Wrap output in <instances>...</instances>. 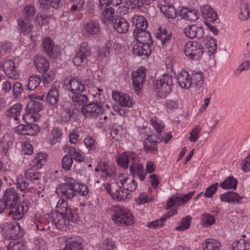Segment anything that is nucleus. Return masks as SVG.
Returning a JSON list of instances; mask_svg holds the SVG:
<instances>
[{"label":"nucleus","instance_id":"31","mask_svg":"<svg viewBox=\"0 0 250 250\" xmlns=\"http://www.w3.org/2000/svg\"><path fill=\"white\" fill-rule=\"evenodd\" d=\"M60 99V95L58 89L56 87L51 88L48 91L46 100L50 104L54 105L58 104Z\"/></svg>","mask_w":250,"mask_h":250},{"label":"nucleus","instance_id":"33","mask_svg":"<svg viewBox=\"0 0 250 250\" xmlns=\"http://www.w3.org/2000/svg\"><path fill=\"white\" fill-rule=\"evenodd\" d=\"M191 86L193 84L197 88L201 87L204 83V78L202 72L193 71L190 75Z\"/></svg>","mask_w":250,"mask_h":250},{"label":"nucleus","instance_id":"58","mask_svg":"<svg viewBox=\"0 0 250 250\" xmlns=\"http://www.w3.org/2000/svg\"><path fill=\"white\" fill-rule=\"evenodd\" d=\"M73 158L70 155L67 154L63 156L62 159V167L65 170H69L73 164Z\"/></svg>","mask_w":250,"mask_h":250},{"label":"nucleus","instance_id":"42","mask_svg":"<svg viewBox=\"0 0 250 250\" xmlns=\"http://www.w3.org/2000/svg\"><path fill=\"white\" fill-rule=\"evenodd\" d=\"M63 250H83V247L79 239H73L65 244Z\"/></svg>","mask_w":250,"mask_h":250},{"label":"nucleus","instance_id":"16","mask_svg":"<svg viewBox=\"0 0 250 250\" xmlns=\"http://www.w3.org/2000/svg\"><path fill=\"white\" fill-rule=\"evenodd\" d=\"M112 97L115 101H118L121 106L131 107H132L133 103L130 97L127 94L113 91Z\"/></svg>","mask_w":250,"mask_h":250},{"label":"nucleus","instance_id":"15","mask_svg":"<svg viewBox=\"0 0 250 250\" xmlns=\"http://www.w3.org/2000/svg\"><path fill=\"white\" fill-rule=\"evenodd\" d=\"M137 159H139V157L136 153L133 152H125L119 156L117 163L124 169H125L128 168L129 163L133 162Z\"/></svg>","mask_w":250,"mask_h":250},{"label":"nucleus","instance_id":"6","mask_svg":"<svg viewBox=\"0 0 250 250\" xmlns=\"http://www.w3.org/2000/svg\"><path fill=\"white\" fill-rule=\"evenodd\" d=\"M184 53L190 60H199L204 53L203 47L200 43L190 41L187 42L184 49Z\"/></svg>","mask_w":250,"mask_h":250},{"label":"nucleus","instance_id":"24","mask_svg":"<svg viewBox=\"0 0 250 250\" xmlns=\"http://www.w3.org/2000/svg\"><path fill=\"white\" fill-rule=\"evenodd\" d=\"M177 82L183 88L188 89L191 86L190 77L188 73L182 70L177 77Z\"/></svg>","mask_w":250,"mask_h":250},{"label":"nucleus","instance_id":"50","mask_svg":"<svg viewBox=\"0 0 250 250\" xmlns=\"http://www.w3.org/2000/svg\"><path fill=\"white\" fill-rule=\"evenodd\" d=\"M42 82L45 85L51 83L55 78V73L53 70H47V71L42 73Z\"/></svg>","mask_w":250,"mask_h":250},{"label":"nucleus","instance_id":"21","mask_svg":"<svg viewBox=\"0 0 250 250\" xmlns=\"http://www.w3.org/2000/svg\"><path fill=\"white\" fill-rule=\"evenodd\" d=\"M34 62L35 67L39 72L44 73L49 69V62L45 57L41 55L35 56Z\"/></svg>","mask_w":250,"mask_h":250},{"label":"nucleus","instance_id":"26","mask_svg":"<svg viewBox=\"0 0 250 250\" xmlns=\"http://www.w3.org/2000/svg\"><path fill=\"white\" fill-rule=\"evenodd\" d=\"M177 210L175 208L172 209L169 212L167 213L165 217L161 218L160 219L156 220L147 224V226L149 228L159 229L164 225V222L170 216L176 214Z\"/></svg>","mask_w":250,"mask_h":250},{"label":"nucleus","instance_id":"2","mask_svg":"<svg viewBox=\"0 0 250 250\" xmlns=\"http://www.w3.org/2000/svg\"><path fill=\"white\" fill-rule=\"evenodd\" d=\"M106 211L111 215L113 221L119 226H130L134 222L132 213L124 206H113L108 208Z\"/></svg>","mask_w":250,"mask_h":250},{"label":"nucleus","instance_id":"53","mask_svg":"<svg viewBox=\"0 0 250 250\" xmlns=\"http://www.w3.org/2000/svg\"><path fill=\"white\" fill-rule=\"evenodd\" d=\"M22 13L25 16L24 18H26L29 20L30 19L32 18L35 15V8L31 4H27L23 9Z\"/></svg>","mask_w":250,"mask_h":250},{"label":"nucleus","instance_id":"34","mask_svg":"<svg viewBox=\"0 0 250 250\" xmlns=\"http://www.w3.org/2000/svg\"><path fill=\"white\" fill-rule=\"evenodd\" d=\"M74 105L82 106L86 104L88 102L87 96L83 93H78L74 95L69 94Z\"/></svg>","mask_w":250,"mask_h":250},{"label":"nucleus","instance_id":"43","mask_svg":"<svg viewBox=\"0 0 250 250\" xmlns=\"http://www.w3.org/2000/svg\"><path fill=\"white\" fill-rule=\"evenodd\" d=\"M114 14V9L112 7L105 8L102 12L101 18L104 23H107L108 22L115 21V19L113 18V14Z\"/></svg>","mask_w":250,"mask_h":250},{"label":"nucleus","instance_id":"14","mask_svg":"<svg viewBox=\"0 0 250 250\" xmlns=\"http://www.w3.org/2000/svg\"><path fill=\"white\" fill-rule=\"evenodd\" d=\"M129 170L133 176V178H139L141 181L145 179L146 173L145 171L143 165L139 163V159L133 162H131Z\"/></svg>","mask_w":250,"mask_h":250},{"label":"nucleus","instance_id":"30","mask_svg":"<svg viewBox=\"0 0 250 250\" xmlns=\"http://www.w3.org/2000/svg\"><path fill=\"white\" fill-rule=\"evenodd\" d=\"M136 36V39L139 43H146L150 46L153 44L150 34L146 30L137 31Z\"/></svg>","mask_w":250,"mask_h":250},{"label":"nucleus","instance_id":"7","mask_svg":"<svg viewBox=\"0 0 250 250\" xmlns=\"http://www.w3.org/2000/svg\"><path fill=\"white\" fill-rule=\"evenodd\" d=\"M20 60L18 58L5 61L2 66V69L5 74L9 78L17 80L19 75L16 69L18 66Z\"/></svg>","mask_w":250,"mask_h":250},{"label":"nucleus","instance_id":"1","mask_svg":"<svg viewBox=\"0 0 250 250\" xmlns=\"http://www.w3.org/2000/svg\"><path fill=\"white\" fill-rule=\"evenodd\" d=\"M20 201L19 194L13 188H8L4 192L3 198L0 200V213L6 209H11L8 212L9 216L14 220H20L24 216V213L29 209V203L23 201L19 204Z\"/></svg>","mask_w":250,"mask_h":250},{"label":"nucleus","instance_id":"39","mask_svg":"<svg viewBox=\"0 0 250 250\" xmlns=\"http://www.w3.org/2000/svg\"><path fill=\"white\" fill-rule=\"evenodd\" d=\"M21 109V104L17 103L7 110L5 114L9 118H13L15 120H17L18 116L20 114Z\"/></svg>","mask_w":250,"mask_h":250},{"label":"nucleus","instance_id":"13","mask_svg":"<svg viewBox=\"0 0 250 250\" xmlns=\"http://www.w3.org/2000/svg\"><path fill=\"white\" fill-rule=\"evenodd\" d=\"M194 192H189L184 195L178 196L173 195L169 198L166 205V209H169L172 207H176L182 204H185L188 202L193 196Z\"/></svg>","mask_w":250,"mask_h":250},{"label":"nucleus","instance_id":"48","mask_svg":"<svg viewBox=\"0 0 250 250\" xmlns=\"http://www.w3.org/2000/svg\"><path fill=\"white\" fill-rule=\"evenodd\" d=\"M250 17V6L245 3L241 5L239 14V18L242 21H245Z\"/></svg>","mask_w":250,"mask_h":250},{"label":"nucleus","instance_id":"45","mask_svg":"<svg viewBox=\"0 0 250 250\" xmlns=\"http://www.w3.org/2000/svg\"><path fill=\"white\" fill-rule=\"evenodd\" d=\"M237 181L232 176H229L220 184V187L224 189L233 188H237Z\"/></svg>","mask_w":250,"mask_h":250},{"label":"nucleus","instance_id":"3","mask_svg":"<svg viewBox=\"0 0 250 250\" xmlns=\"http://www.w3.org/2000/svg\"><path fill=\"white\" fill-rule=\"evenodd\" d=\"M173 87V78L167 74L163 75L155 83L156 95L161 98H166L171 92Z\"/></svg>","mask_w":250,"mask_h":250},{"label":"nucleus","instance_id":"25","mask_svg":"<svg viewBox=\"0 0 250 250\" xmlns=\"http://www.w3.org/2000/svg\"><path fill=\"white\" fill-rule=\"evenodd\" d=\"M179 15L182 19L191 21H195L198 19L196 10L188 7H182L180 10Z\"/></svg>","mask_w":250,"mask_h":250},{"label":"nucleus","instance_id":"35","mask_svg":"<svg viewBox=\"0 0 250 250\" xmlns=\"http://www.w3.org/2000/svg\"><path fill=\"white\" fill-rule=\"evenodd\" d=\"M204 250H221V244L214 239H207L202 246Z\"/></svg>","mask_w":250,"mask_h":250},{"label":"nucleus","instance_id":"9","mask_svg":"<svg viewBox=\"0 0 250 250\" xmlns=\"http://www.w3.org/2000/svg\"><path fill=\"white\" fill-rule=\"evenodd\" d=\"M42 46L46 55L52 59H57L60 57V49L55 45L53 40L49 37L44 38L42 42Z\"/></svg>","mask_w":250,"mask_h":250},{"label":"nucleus","instance_id":"38","mask_svg":"<svg viewBox=\"0 0 250 250\" xmlns=\"http://www.w3.org/2000/svg\"><path fill=\"white\" fill-rule=\"evenodd\" d=\"M43 106L41 102L36 100H31L26 105V110L28 112L38 114L43 109Z\"/></svg>","mask_w":250,"mask_h":250},{"label":"nucleus","instance_id":"49","mask_svg":"<svg viewBox=\"0 0 250 250\" xmlns=\"http://www.w3.org/2000/svg\"><path fill=\"white\" fill-rule=\"evenodd\" d=\"M136 29H134V33L137 31L146 30L147 27V22L146 20L143 16H138L136 19Z\"/></svg>","mask_w":250,"mask_h":250},{"label":"nucleus","instance_id":"52","mask_svg":"<svg viewBox=\"0 0 250 250\" xmlns=\"http://www.w3.org/2000/svg\"><path fill=\"white\" fill-rule=\"evenodd\" d=\"M191 217L187 216L181 220V224L175 228L176 230H185L188 229L191 223Z\"/></svg>","mask_w":250,"mask_h":250},{"label":"nucleus","instance_id":"64","mask_svg":"<svg viewBox=\"0 0 250 250\" xmlns=\"http://www.w3.org/2000/svg\"><path fill=\"white\" fill-rule=\"evenodd\" d=\"M40 130V127L35 124H28V127L27 128V132H24L23 134H27V135H35Z\"/></svg>","mask_w":250,"mask_h":250},{"label":"nucleus","instance_id":"22","mask_svg":"<svg viewBox=\"0 0 250 250\" xmlns=\"http://www.w3.org/2000/svg\"><path fill=\"white\" fill-rule=\"evenodd\" d=\"M242 198L243 197L234 192L228 191L220 195V199L222 202L229 203H240Z\"/></svg>","mask_w":250,"mask_h":250},{"label":"nucleus","instance_id":"28","mask_svg":"<svg viewBox=\"0 0 250 250\" xmlns=\"http://www.w3.org/2000/svg\"><path fill=\"white\" fill-rule=\"evenodd\" d=\"M83 28L87 34L97 35L100 31V26L98 22L90 21L83 24Z\"/></svg>","mask_w":250,"mask_h":250},{"label":"nucleus","instance_id":"37","mask_svg":"<svg viewBox=\"0 0 250 250\" xmlns=\"http://www.w3.org/2000/svg\"><path fill=\"white\" fill-rule=\"evenodd\" d=\"M24 176L26 180L31 181L35 185H39L40 183L41 174L38 172L32 170H25Z\"/></svg>","mask_w":250,"mask_h":250},{"label":"nucleus","instance_id":"4","mask_svg":"<svg viewBox=\"0 0 250 250\" xmlns=\"http://www.w3.org/2000/svg\"><path fill=\"white\" fill-rule=\"evenodd\" d=\"M81 112L86 118L99 119L100 121L102 120L104 109L101 103L93 102L83 105L82 107Z\"/></svg>","mask_w":250,"mask_h":250},{"label":"nucleus","instance_id":"19","mask_svg":"<svg viewBox=\"0 0 250 250\" xmlns=\"http://www.w3.org/2000/svg\"><path fill=\"white\" fill-rule=\"evenodd\" d=\"M112 24L114 28L120 34H125L129 28V24L127 20L124 18H116L112 21Z\"/></svg>","mask_w":250,"mask_h":250},{"label":"nucleus","instance_id":"55","mask_svg":"<svg viewBox=\"0 0 250 250\" xmlns=\"http://www.w3.org/2000/svg\"><path fill=\"white\" fill-rule=\"evenodd\" d=\"M150 123L157 132L160 134L165 126L162 121L155 117L151 119Z\"/></svg>","mask_w":250,"mask_h":250},{"label":"nucleus","instance_id":"59","mask_svg":"<svg viewBox=\"0 0 250 250\" xmlns=\"http://www.w3.org/2000/svg\"><path fill=\"white\" fill-rule=\"evenodd\" d=\"M7 250H27V247L20 242H11L7 246Z\"/></svg>","mask_w":250,"mask_h":250},{"label":"nucleus","instance_id":"8","mask_svg":"<svg viewBox=\"0 0 250 250\" xmlns=\"http://www.w3.org/2000/svg\"><path fill=\"white\" fill-rule=\"evenodd\" d=\"M146 69L143 67H139L131 73L133 88L138 94L142 88L144 82L146 80Z\"/></svg>","mask_w":250,"mask_h":250},{"label":"nucleus","instance_id":"18","mask_svg":"<svg viewBox=\"0 0 250 250\" xmlns=\"http://www.w3.org/2000/svg\"><path fill=\"white\" fill-rule=\"evenodd\" d=\"M184 32L186 36L190 39L194 38L201 39L204 35L203 28L194 24L188 26L185 28Z\"/></svg>","mask_w":250,"mask_h":250},{"label":"nucleus","instance_id":"63","mask_svg":"<svg viewBox=\"0 0 250 250\" xmlns=\"http://www.w3.org/2000/svg\"><path fill=\"white\" fill-rule=\"evenodd\" d=\"M122 130L123 127L121 126H113L110 132L111 136L114 139L119 140L121 138Z\"/></svg>","mask_w":250,"mask_h":250},{"label":"nucleus","instance_id":"29","mask_svg":"<svg viewBox=\"0 0 250 250\" xmlns=\"http://www.w3.org/2000/svg\"><path fill=\"white\" fill-rule=\"evenodd\" d=\"M46 154L42 152H39L30 163V167L34 169H38L46 163Z\"/></svg>","mask_w":250,"mask_h":250},{"label":"nucleus","instance_id":"46","mask_svg":"<svg viewBox=\"0 0 250 250\" xmlns=\"http://www.w3.org/2000/svg\"><path fill=\"white\" fill-rule=\"evenodd\" d=\"M62 136V131L58 127H54L51 131L49 143L53 145L59 142Z\"/></svg>","mask_w":250,"mask_h":250},{"label":"nucleus","instance_id":"61","mask_svg":"<svg viewBox=\"0 0 250 250\" xmlns=\"http://www.w3.org/2000/svg\"><path fill=\"white\" fill-rule=\"evenodd\" d=\"M218 186V184L216 183L207 188L204 194L205 196L208 198L212 197L217 189Z\"/></svg>","mask_w":250,"mask_h":250},{"label":"nucleus","instance_id":"47","mask_svg":"<svg viewBox=\"0 0 250 250\" xmlns=\"http://www.w3.org/2000/svg\"><path fill=\"white\" fill-rule=\"evenodd\" d=\"M127 193L123 190L120 186L115 190V192L111 194V197L114 200L122 201L126 199L127 198Z\"/></svg>","mask_w":250,"mask_h":250},{"label":"nucleus","instance_id":"5","mask_svg":"<svg viewBox=\"0 0 250 250\" xmlns=\"http://www.w3.org/2000/svg\"><path fill=\"white\" fill-rule=\"evenodd\" d=\"M56 192L59 195L66 199H72L78 193L77 183L73 179L66 183L62 184L56 188Z\"/></svg>","mask_w":250,"mask_h":250},{"label":"nucleus","instance_id":"56","mask_svg":"<svg viewBox=\"0 0 250 250\" xmlns=\"http://www.w3.org/2000/svg\"><path fill=\"white\" fill-rule=\"evenodd\" d=\"M39 117L40 116L39 114H35L34 113L28 112V111L26 110V113L23 116L22 119L25 121L26 124H31L37 121Z\"/></svg>","mask_w":250,"mask_h":250},{"label":"nucleus","instance_id":"12","mask_svg":"<svg viewBox=\"0 0 250 250\" xmlns=\"http://www.w3.org/2000/svg\"><path fill=\"white\" fill-rule=\"evenodd\" d=\"M52 223L55 227L62 230L66 231L68 228L71 219L65 217V215L60 214L58 213H53L51 214Z\"/></svg>","mask_w":250,"mask_h":250},{"label":"nucleus","instance_id":"20","mask_svg":"<svg viewBox=\"0 0 250 250\" xmlns=\"http://www.w3.org/2000/svg\"><path fill=\"white\" fill-rule=\"evenodd\" d=\"M60 114L61 117L65 121L71 120L73 115V110L72 109V103L70 101L63 102L61 104Z\"/></svg>","mask_w":250,"mask_h":250},{"label":"nucleus","instance_id":"17","mask_svg":"<svg viewBox=\"0 0 250 250\" xmlns=\"http://www.w3.org/2000/svg\"><path fill=\"white\" fill-rule=\"evenodd\" d=\"M151 47L149 45L146 43H139L135 44L133 47V53L134 55L141 56L143 59L147 58L151 53Z\"/></svg>","mask_w":250,"mask_h":250},{"label":"nucleus","instance_id":"51","mask_svg":"<svg viewBox=\"0 0 250 250\" xmlns=\"http://www.w3.org/2000/svg\"><path fill=\"white\" fill-rule=\"evenodd\" d=\"M156 37L160 40L162 45L166 46H168L173 40V34L171 32H169L167 35H156Z\"/></svg>","mask_w":250,"mask_h":250},{"label":"nucleus","instance_id":"23","mask_svg":"<svg viewBox=\"0 0 250 250\" xmlns=\"http://www.w3.org/2000/svg\"><path fill=\"white\" fill-rule=\"evenodd\" d=\"M200 10L204 18L208 22H213L217 20V14L210 6L208 5L201 6Z\"/></svg>","mask_w":250,"mask_h":250},{"label":"nucleus","instance_id":"41","mask_svg":"<svg viewBox=\"0 0 250 250\" xmlns=\"http://www.w3.org/2000/svg\"><path fill=\"white\" fill-rule=\"evenodd\" d=\"M99 250H115L116 246L115 243L111 238H107L99 243Z\"/></svg>","mask_w":250,"mask_h":250},{"label":"nucleus","instance_id":"32","mask_svg":"<svg viewBox=\"0 0 250 250\" xmlns=\"http://www.w3.org/2000/svg\"><path fill=\"white\" fill-rule=\"evenodd\" d=\"M20 32L24 35L29 34L33 29V25L26 18H21L18 20Z\"/></svg>","mask_w":250,"mask_h":250},{"label":"nucleus","instance_id":"11","mask_svg":"<svg viewBox=\"0 0 250 250\" xmlns=\"http://www.w3.org/2000/svg\"><path fill=\"white\" fill-rule=\"evenodd\" d=\"M64 87L66 90L70 92L71 95L83 93L85 89V86L82 80L75 78H71L69 79L68 83L64 84Z\"/></svg>","mask_w":250,"mask_h":250},{"label":"nucleus","instance_id":"36","mask_svg":"<svg viewBox=\"0 0 250 250\" xmlns=\"http://www.w3.org/2000/svg\"><path fill=\"white\" fill-rule=\"evenodd\" d=\"M160 9L167 18L174 19L176 17L175 9L172 4L165 3L164 5H162Z\"/></svg>","mask_w":250,"mask_h":250},{"label":"nucleus","instance_id":"54","mask_svg":"<svg viewBox=\"0 0 250 250\" xmlns=\"http://www.w3.org/2000/svg\"><path fill=\"white\" fill-rule=\"evenodd\" d=\"M77 52L86 59L91 55L90 48L88 43L86 42H83L80 45Z\"/></svg>","mask_w":250,"mask_h":250},{"label":"nucleus","instance_id":"10","mask_svg":"<svg viewBox=\"0 0 250 250\" xmlns=\"http://www.w3.org/2000/svg\"><path fill=\"white\" fill-rule=\"evenodd\" d=\"M56 209V211L54 213L65 215V217L71 219V222H75L79 219L78 214L72 211L71 208L68 206L67 202L63 199L59 200Z\"/></svg>","mask_w":250,"mask_h":250},{"label":"nucleus","instance_id":"57","mask_svg":"<svg viewBox=\"0 0 250 250\" xmlns=\"http://www.w3.org/2000/svg\"><path fill=\"white\" fill-rule=\"evenodd\" d=\"M20 226L17 224H6L4 226L3 229L9 235L10 237H14L17 234V229L20 228Z\"/></svg>","mask_w":250,"mask_h":250},{"label":"nucleus","instance_id":"62","mask_svg":"<svg viewBox=\"0 0 250 250\" xmlns=\"http://www.w3.org/2000/svg\"><path fill=\"white\" fill-rule=\"evenodd\" d=\"M84 144L89 150H94L96 148L95 140L90 136H88L84 139Z\"/></svg>","mask_w":250,"mask_h":250},{"label":"nucleus","instance_id":"40","mask_svg":"<svg viewBox=\"0 0 250 250\" xmlns=\"http://www.w3.org/2000/svg\"><path fill=\"white\" fill-rule=\"evenodd\" d=\"M232 250H250V242L241 239L232 244Z\"/></svg>","mask_w":250,"mask_h":250},{"label":"nucleus","instance_id":"60","mask_svg":"<svg viewBox=\"0 0 250 250\" xmlns=\"http://www.w3.org/2000/svg\"><path fill=\"white\" fill-rule=\"evenodd\" d=\"M201 130L202 127L200 126H195L189 133L190 136L188 138L189 141L192 142H196L199 138V135Z\"/></svg>","mask_w":250,"mask_h":250},{"label":"nucleus","instance_id":"44","mask_svg":"<svg viewBox=\"0 0 250 250\" xmlns=\"http://www.w3.org/2000/svg\"><path fill=\"white\" fill-rule=\"evenodd\" d=\"M41 82V78L38 75H32L28 79L27 83V89L30 90H33L36 88Z\"/></svg>","mask_w":250,"mask_h":250},{"label":"nucleus","instance_id":"27","mask_svg":"<svg viewBox=\"0 0 250 250\" xmlns=\"http://www.w3.org/2000/svg\"><path fill=\"white\" fill-rule=\"evenodd\" d=\"M121 185L126 191H134L137 187V183L135 179L128 177H124L120 179Z\"/></svg>","mask_w":250,"mask_h":250}]
</instances>
